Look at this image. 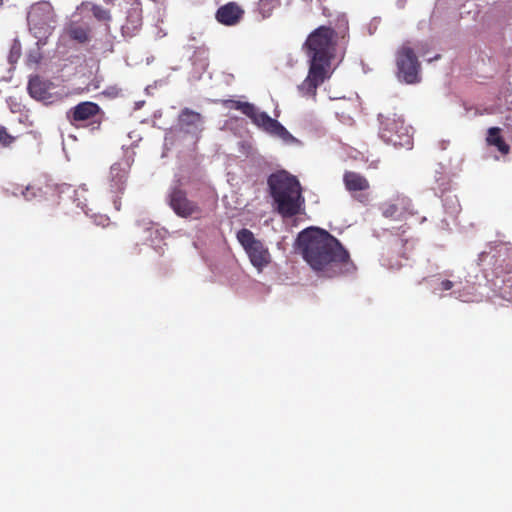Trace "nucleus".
Returning a JSON list of instances; mask_svg holds the SVG:
<instances>
[{"instance_id": "1", "label": "nucleus", "mask_w": 512, "mask_h": 512, "mask_svg": "<svg viewBox=\"0 0 512 512\" xmlns=\"http://www.w3.org/2000/svg\"><path fill=\"white\" fill-rule=\"evenodd\" d=\"M348 36L349 24L344 14L337 17L334 28L321 25L307 36L302 49L309 58V69L307 77L298 86L302 96L315 98L317 88L330 77L338 45H346Z\"/></svg>"}, {"instance_id": "2", "label": "nucleus", "mask_w": 512, "mask_h": 512, "mask_svg": "<svg viewBox=\"0 0 512 512\" xmlns=\"http://www.w3.org/2000/svg\"><path fill=\"white\" fill-rule=\"evenodd\" d=\"M297 247L308 265L325 276L333 277L353 268L349 252L324 229L303 230L297 237Z\"/></svg>"}, {"instance_id": "3", "label": "nucleus", "mask_w": 512, "mask_h": 512, "mask_svg": "<svg viewBox=\"0 0 512 512\" xmlns=\"http://www.w3.org/2000/svg\"><path fill=\"white\" fill-rule=\"evenodd\" d=\"M267 183L275 209L283 218H292L303 211L305 200L295 176L281 170L271 174Z\"/></svg>"}, {"instance_id": "4", "label": "nucleus", "mask_w": 512, "mask_h": 512, "mask_svg": "<svg viewBox=\"0 0 512 512\" xmlns=\"http://www.w3.org/2000/svg\"><path fill=\"white\" fill-rule=\"evenodd\" d=\"M167 203L173 212L181 218L201 220L209 216L217 205V195L210 188H205L200 200L188 198L187 191L180 185L170 187Z\"/></svg>"}, {"instance_id": "5", "label": "nucleus", "mask_w": 512, "mask_h": 512, "mask_svg": "<svg viewBox=\"0 0 512 512\" xmlns=\"http://www.w3.org/2000/svg\"><path fill=\"white\" fill-rule=\"evenodd\" d=\"M379 135L383 141L395 147H410L412 145L411 127L405 124L402 115L395 112L380 114Z\"/></svg>"}, {"instance_id": "6", "label": "nucleus", "mask_w": 512, "mask_h": 512, "mask_svg": "<svg viewBox=\"0 0 512 512\" xmlns=\"http://www.w3.org/2000/svg\"><path fill=\"white\" fill-rule=\"evenodd\" d=\"M27 21L30 31L39 41L46 39L53 30L55 14L52 5L47 1L38 2L31 6Z\"/></svg>"}, {"instance_id": "7", "label": "nucleus", "mask_w": 512, "mask_h": 512, "mask_svg": "<svg viewBox=\"0 0 512 512\" xmlns=\"http://www.w3.org/2000/svg\"><path fill=\"white\" fill-rule=\"evenodd\" d=\"M397 76L407 84H414L420 81V63L414 50L403 44L396 52Z\"/></svg>"}, {"instance_id": "8", "label": "nucleus", "mask_w": 512, "mask_h": 512, "mask_svg": "<svg viewBox=\"0 0 512 512\" xmlns=\"http://www.w3.org/2000/svg\"><path fill=\"white\" fill-rule=\"evenodd\" d=\"M67 119L74 126L79 123H87L92 129H100L104 118V112L101 107L94 102L84 101L67 111Z\"/></svg>"}, {"instance_id": "9", "label": "nucleus", "mask_w": 512, "mask_h": 512, "mask_svg": "<svg viewBox=\"0 0 512 512\" xmlns=\"http://www.w3.org/2000/svg\"><path fill=\"white\" fill-rule=\"evenodd\" d=\"M258 128L270 137L282 141L286 145H299L294 137L278 120L271 118L266 112H258Z\"/></svg>"}, {"instance_id": "10", "label": "nucleus", "mask_w": 512, "mask_h": 512, "mask_svg": "<svg viewBox=\"0 0 512 512\" xmlns=\"http://www.w3.org/2000/svg\"><path fill=\"white\" fill-rule=\"evenodd\" d=\"M382 215L392 220H403L412 215L411 200L405 196H397L391 201H387L380 206Z\"/></svg>"}, {"instance_id": "11", "label": "nucleus", "mask_w": 512, "mask_h": 512, "mask_svg": "<svg viewBox=\"0 0 512 512\" xmlns=\"http://www.w3.org/2000/svg\"><path fill=\"white\" fill-rule=\"evenodd\" d=\"M343 183L345 189L361 203H366L368 197L362 192L370 189L368 179L360 173L354 171H346L343 175Z\"/></svg>"}, {"instance_id": "12", "label": "nucleus", "mask_w": 512, "mask_h": 512, "mask_svg": "<svg viewBox=\"0 0 512 512\" xmlns=\"http://www.w3.org/2000/svg\"><path fill=\"white\" fill-rule=\"evenodd\" d=\"M129 173L127 162H117L110 167L109 190L113 194H122L126 187Z\"/></svg>"}, {"instance_id": "13", "label": "nucleus", "mask_w": 512, "mask_h": 512, "mask_svg": "<svg viewBox=\"0 0 512 512\" xmlns=\"http://www.w3.org/2000/svg\"><path fill=\"white\" fill-rule=\"evenodd\" d=\"M203 123V116L190 108H183L179 113L178 125L185 133H201L204 129Z\"/></svg>"}, {"instance_id": "14", "label": "nucleus", "mask_w": 512, "mask_h": 512, "mask_svg": "<svg viewBox=\"0 0 512 512\" xmlns=\"http://www.w3.org/2000/svg\"><path fill=\"white\" fill-rule=\"evenodd\" d=\"M129 8L127 9V16L125 24L122 29L128 34H134L142 26V4L140 0H124Z\"/></svg>"}, {"instance_id": "15", "label": "nucleus", "mask_w": 512, "mask_h": 512, "mask_svg": "<svg viewBox=\"0 0 512 512\" xmlns=\"http://www.w3.org/2000/svg\"><path fill=\"white\" fill-rule=\"evenodd\" d=\"M46 188L47 185H43L41 181L36 180L25 187L14 184L8 191H11L14 196H22L25 200L32 201L43 198L47 193Z\"/></svg>"}, {"instance_id": "16", "label": "nucleus", "mask_w": 512, "mask_h": 512, "mask_svg": "<svg viewBox=\"0 0 512 512\" xmlns=\"http://www.w3.org/2000/svg\"><path fill=\"white\" fill-rule=\"evenodd\" d=\"M244 14L243 9L235 2L222 5L216 11V20L226 26L236 25Z\"/></svg>"}, {"instance_id": "17", "label": "nucleus", "mask_w": 512, "mask_h": 512, "mask_svg": "<svg viewBox=\"0 0 512 512\" xmlns=\"http://www.w3.org/2000/svg\"><path fill=\"white\" fill-rule=\"evenodd\" d=\"M64 34L79 44H86L91 40V27L87 23L71 21L65 26Z\"/></svg>"}, {"instance_id": "18", "label": "nucleus", "mask_w": 512, "mask_h": 512, "mask_svg": "<svg viewBox=\"0 0 512 512\" xmlns=\"http://www.w3.org/2000/svg\"><path fill=\"white\" fill-rule=\"evenodd\" d=\"M52 83L42 79L39 76L30 78L28 82V92L32 98L38 101H49L52 98L50 93Z\"/></svg>"}, {"instance_id": "19", "label": "nucleus", "mask_w": 512, "mask_h": 512, "mask_svg": "<svg viewBox=\"0 0 512 512\" xmlns=\"http://www.w3.org/2000/svg\"><path fill=\"white\" fill-rule=\"evenodd\" d=\"M405 230H402L400 234L393 236L387 243L386 246V255L389 258V261L392 260L394 256L400 257L403 259H408V238L404 237Z\"/></svg>"}, {"instance_id": "20", "label": "nucleus", "mask_w": 512, "mask_h": 512, "mask_svg": "<svg viewBox=\"0 0 512 512\" xmlns=\"http://www.w3.org/2000/svg\"><path fill=\"white\" fill-rule=\"evenodd\" d=\"M237 239L247 252L252 265L256 267V239L254 234L250 230L243 228L238 231Z\"/></svg>"}, {"instance_id": "21", "label": "nucleus", "mask_w": 512, "mask_h": 512, "mask_svg": "<svg viewBox=\"0 0 512 512\" xmlns=\"http://www.w3.org/2000/svg\"><path fill=\"white\" fill-rule=\"evenodd\" d=\"M223 105L228 109H235L241 111V113L248 116L252 119L254 123H256V109L254 105L233 99L224 100Z\"/></svg>"}, {"instance_id": "22", "label": "nucleus", "mask_w": 512, "mask_h": 512, "mask_svg": "<svg viewBox=\"0 0 512 512\" xmlns=\"http://www.w3.org/2000/svg\"><path fill=\"white\" fill-rule=\"evenodd\" d=\"M501 129L491 127L488 130L487 142L489 145L495 146L502 154H508L510 146L504 141L500 135Z\"/></svg>"}, {"instance_id": "23", "label": "nucleus", "mask_w": 512, "mask_h": 512, "mask_svg": "<svg viewBox=\"0 0 512 512\" xmlns=\"http://www.w3.org/2000/svg\"><path fill=\"white\" fill-rule=\"evenodd\" d=\"M280 0H259L258 12L263 18H268L272 15L273 11L280 7Z\"/></svg>"}, {"instance_id": "24", "label": "nucleus", "mask_w": 512, "mask_h": 512, "mask_svg": "<svg viewBox=\"0 0 512 512\" xmlns=\"http://www.w3.org/2000/svg\"><path fill=\"white\" fill-rule=\"evenodd\" d=\"M91 11L93 16L98 20L102 22H110L111 21V14L110 11L107 9H104L103 7L93 4L91 7Z\"/></svg>"}, {"instance_id": "25", "label": "nucleus", "mask_w": 512, "mask_h": 512, "mask_svg": "<svg viewBox=\"0 0 512 512\" xmlns=\"http://www.w3.org/2000/svg\"><path fill=\"white\" fill-rule=\"evenodd\" d=\"M271 261V256L267 249H264L263 246L258 241V271L264 265H267Z\"/></svg>"}, {"instance_id": "26", "label": "nucleus", "mask_w": 512, "mask_h": 512, "mask_svg": "<svg viewBox=\"0 0 512 512\" xmlns=\"http://www.w3.org/2000/svg\"><path fill=\"white\" fill-rule=\"evenodd\" d=\"M15 140L16 137L9 134L6 127L0 125V146L9 147Z\"/></svg>"}, {"instance_id": "27", "label": "nucleus", "mask_w": 512, "mask_h": 512, "mask_svg": "<svg viewBox=\"0 0 512 512\" xmlns=\"http://www.w3.org/2000/svg\"><path fill=\"white\" fill-rule=\"evenodd\" d=\"M453 287H454V283L450 280H443L439 284L440 291H448V290H451Z\"/></svg>"}, {"instance_id": "28", "label": "nucleus", "mask_w": 512, "mask_h": 512, "mask_svg": "<svg viewBox=\"0 0 512 512\" xmlns=\"http://www.w3.org/2000/svg\"><path fill=\"white\" fill-rule=\"evenodd\" d=\"M119 89L116 88V87H112V88H109L105 91H103V94L104 95H108V96H112V97H116L118 94H119Z\"/></svg>"}, {"instance_id": "29", "label": "nucleus", "mask_w": 512, "mask_h": 512, "mask_svg": "<svg viewBox=\"0 0 512 512\" xmlns=\"http://www.w3.org/2000/svg\"><path fill=\"white\" fill-rule=\"evenodd\" d=\"M402 266L400 261H396L395 263H390V268L398 269Z\"/></svg>"}, {"instance_id": "30", "label": "nucleus", "mask_w": 512, "mask_h": 512, "mask_svg": "<svg viewBox=\"0 0 512 512\" xmlns=\"http://www.w3.org/2000/svg\"><path fill=\"white\" fill-rule=\"evenodd\" d=\"M121 202L119 200H114V206L117 210H120Z\"/></svg>"}, {"instance_id": "31", "label": "nucleus", "mask_w": 512, "mask_h": 512, "mask_svg": "<svg viewBox=\"0 0 512 512\" xmlns=\"http://www.w3.org/2000/svg\"><path fill=\"white\" fill-rule=\"evenodd\" d=\"M108 4H113V0H104Z\"/></svg>"}]
</instances>
